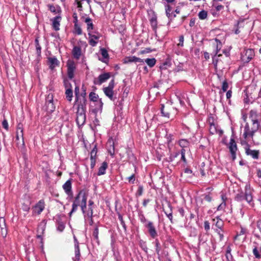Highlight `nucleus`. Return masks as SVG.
Wrapping results in <instances>:
<instances>
[{"instance_id":"f257e3e1","label":"nucleus","mask_w":261,"mask_h":261,"mask_svg":"<svg viewBox=\"0 0 261 261\" xmlns=\"http://www.w3.org/2000/svg\"><path fill=\"white\" fill-rule=\"evenodd\" d=\"M257 117L258 114L255 110L250 111L249 118L252 122V127L250 128L248 122L245 124L241 140H246L248 142L251 139L254 145L261 144V125Z\"/></svg>"},{"instance_id":"f03ea898","label":"nucleus","mask_w":261,"mask_h":261,"mask_svg":"<svg viewBox=\"0 0 261 261\" xmlns=\"http://www.w3.org/2000/svg\"><path fill=\"white\" fill-rule=\"evenodd\" d=\"M253 189L249 184H246L244 189V192L241 191L238 193L234 197V200L238 202H242L245 200L252 207L254 206L253 199Z\"/></svg>"},{"instance_id":"7ed1b4c3","label":"nucleus","mask_w":261,"mask_h":261,"mask_svg":"<svg viewBox=\"0 0 261 261\" xmlns=\"http://www.w3.org/2000/svg\"><path fill=\"white\" fill-rule=\"evenodd\" d=\"M79 206H81L82 211L87 209V196L82 190L80 191L74 198L72 205V212H76Z\"/></svg>"},{"instance_id":"20e7f679","label":"nucleus","mask_w":261,"mask_h":261,"mask_svg":"<svg viewBox=\"0 0 261 261\" xmlns=\"http://www.w3.org/2000/svg\"><path fill=\"white\" fill-rule=\"evenodd\" d=\"M254 236L257 239L253 242L252 252L255 258L260 259L261 258V237L257 233H254Z\"/></svg>"},{"instance_id":"39448f33","label":"nucleus","mask_w":261,"mask_h":261,"mask_svg":"<svg viewBox=\"0 0 261 261\" xmlns=\"http://www.w3.org/2000/svg\"><path fill=\"white\" fill-rule=\"evenodd\" d=\"M241 144L245 145V153L248 156H250L254 160H258L259 158V150H252L250 149V145L246 140H241Z\"/></svg>"},{"instance_id":"423d86ee","label":"nucleus","mask_w":261,"mask_h":261,"mask_svg":"<svg viewBox=\"0 0 261 261\" xmlns=\"http://www.w3.org/2000/svg\"><path fill=\"white\" fill-rule=\"evenodd\" d=\"M55 106L54 103V96L52 93H49L46 97L45 103L43 109L47 113H51L55 110Z\"/></svg>"},{"instance_id":"0eeeda50","label":"nucleus","mask_w":261,"mask_h":261,"mask_svg":"<svg viewBox=\"0 0 261 261\" xmlns=\"http://www.w3.org/2000/svg\"><path fill=\"white\" fill-rule=\"evenodd\" d=\"M114 88V80H112L109 83L108 87L103 88L105 94L112 101H114L117 97L114 95L113 89Z\"/></svg>"},{"instance_id":"6e6552de","label":"nucleus","mask_w":261,"mask_h":261,"mask_svg":"<svg viewBox=\"0 0 261 261\" xmlns=\"http://www.w3.org/2000/svg\"><path fill=\"white\" fill-rule=\"evenodd\" d=\"M63 189L68 196L69 199H72L73 197V193L72 190L71 179L67 180L62 186Z\"/></svg>"},{"instance_id":"1a4fd4ad","label":"nucleus","mask_w":261,"mask_h":261,"mask_svg":"<svg viewBox=\"0 0 261 261\" xmlns=\"http://www.w3.org/2000/svg\"><path fill=\"white\" fill-rule=\"evenodd\" d=\"M145 227L147 229L148 232L152 239H155L158 236V231L152 221H148L147 224H145Z\"/></svg>"},{"instance_id":"9d476101","label":"nucleus","mask_w":261,"mask_h":261,"mask_svg":"<svg viewBox=\"0 0 261 261\" xmlns=\"http://www.w3.org/2000/svg\"><path fill=\"white\" fill-rule=\"evenodd\" d=\"M228 148H229L232 159L234 160L236 159V152L238 148L233 137H231L230 139L229 143L228 144Z\"/></svg>"},{"instance_id":"9b49d317","label":"nucleus","mask_w":261,"mask_h":261,"mask_svg":"<svg viewBox=\"0 0 261 261\" xmlns=\"http://www.w3.org/2000/svg\"><path fill=\"white\" fill-rule=\"evenodd\" d=\"M82 213L84 216L85 225L89 224L92 226L94 223L93 219V212H92L91 210L87 211V209H86L84 211H82Z\"/></svg>"},{"instance_id":"f8f14e48","label":"nucleus","mask_w":261,"mask_h":261,"mask_svg":"<svg viewBox=\"0 0 261 261\" xmlns=\"http://www.w3.org/2000/svg\"><path fill=\"white\" fill-rule=\"evenodd\" d=\"M74 105L77 106V111H86L87 99L78 97L75 98Z\"/></svg>"},{"instance_id":"ddd939ff","label":"nucleus","mask_w":261,"mask_h":261,"mask_svg":"<svg viewBox=\"0 0 261 261\" xmlns=\"http://www.w3.org/2000/svg\"><path fill=\"white\" fill-rule=\"evenodd\" d=\"M111 77V73L105 72L100 74L97 79L94 80V84L95 85H100L102 83L106 82Z\"/></svg>"},{"instance_id":"4468645a","label":"nucleus","mask_w":261,"mask_h":261,"mask_svg":"<svg viewBox=\"0 0 261 261\" xmlns=\"http://www.w3.org/2000/svg\"><path fill=\"white\" fill-rule=\"evenodd\" d=\"M67 66L68 77L69 79H72L74 77V72L76 69L75 64L73 61H68Z\"/></svg>"},{"instance_id":"2eb2a0df","label":"nucleus","mask_w":261,"mask_h":261,"mask_svg":"<svg viewBox=\"0 0 261 261\" xmlns=\"http://www.w3.org/2000/svg\"><path fill=\"white\" fill-rule=\"evenodd\" d=\"M45 208V202L43 200H39L32 208L33 214L39 215Z\"/></svg>"},{"instance_id":"dca6fc26","label":"nucleus","mask_w":261,"mask_h":261,"mask_svg":"<svg viewBox=\"0 0 261 261\" xmlns=\"http://www.w3.org/2000/svg\"><path fill=\"white\" fill-rule=\"evenodd\" d=\"M56 223L57 229L60 232H62L65 227V223L62 220L61 215H57L54 217Z\"/></svg>"},{"instance_id":"f3484780","label":"nucleus","mask_w":261,"mask_h":261,"mask_svg":"<svg viewBox=\"0 0 261 261\" xmlns=\"http://www.w3.org/2000/svg\"><path fill=\"white\" fill-rule=\"evenodd\" d=\"M86 111H76V121L79 125H83L86 121Z\"/></svg>"},{"instance_id":"a211bd4d","label":"nucleus","mask_w":261,"mask_h":261,"mask_svg":"<svg viewBox=\"0 0 261 261\" xmlns=\"http://www.w3.org/2000/svg\"><path fill=\"white\" fill-rule=\"evenodd\" d=\"M209 131L211 134L214 135L216 134H218L220 136H221L223 134V131L219 128V126L215 124L213 121H210V128Z\"/></svg>"},{"instance_id":"6ab92c4d","label":"nucleus","mask_w":261,"mask_h":261,"mask_svg":"<svg viewBox=\"0 0 261 261\" xmlns=\"http://www.w3.org/2000/svg\"><path fill=\"white\" fill-rule=\"evenodd\" d=\"M254 51L252 49H248L246 50L245 55L243 56V60L245 62H249L254 57Z\"/></svg>"},{"instance_id":"aec40b11","label":"nucleus","mask_w":261,"mask_h":261,"mask_svg":"<svg viewBox=\"0 0 261 261\" xmlns=\"http://www.w3.org/2000/svg\"><path fill=\"white\" fill-rule=\"evenodd\" d=\"M47 61L49 68L51 69L59 65L60 62L56 57L47 58Z\"/></svg>"},{"instance_id":"412c9836","label":"nucleus","mask_w":261,"mask_h":261,"mask_svg":"<svg viewBox=\"0 0 261 261\" xmlns=\"http://www.w3.org/2000/svg\"><path fill=\"white\" fill-rule=\"evenodd\" d=\"M100 51L102 58H99V60L103 63H108L109 60V55L107 50L105 48H101L100 49Z\"/></svg>"},{"instance_id":"4be33fe9","label":"nucleus","mask_w":261,"mask_h":261,"mask_svg":"<svg viewBox=\"0 0 261 261\" xmlns=\"http://www.w3.org/2000/svg\"><path fill=\"white\" fill-rule=\"evenodd\" d=\"M88 35L89 36V44L93 47L95 46L97 44L98 40L99 39V37L95 35H92L91 34V32L88 33Z\"/></svg>"},{"instance_id":"5701e85b","label":"nucleus","mask_w":261,"mask_h":261,"mask_svg":"<svg viewBox=\"0 0 261 261\" xmlns=\"http://www.w3.org/2000/svg\"><path fill=\"white\" fill-rule=\"evenodd\" d=\"M107 147L108 152L113 156L115 154L114 143L113 140H109L107 144Z\"/></svg>"},{"instance_id":"b1692460","label":"nucleus","mask_w":261,"mask_h":261,"mask_svg":"<svg viewBox=\"0 0 261 261\" xmlns=\"http://www.w3.org/2000/svg\"><path fill=\"white\" fill-rule=\"evenodd\" d=\"M20 137L21 138L22 142H23V130L22 125L20 123L18 124L17 127L16 140H18Z\"/></svg>"},{"instance_id":"393cba45","label":"nucleus","mask_w":261,"mask_h":261,"mask_svg":"<svg viewBox=\"0 0 261 261\" xmlns=\"http://www.w3.org/2000/svg\"><path fill=\"white\" fill-rule=\"evenodd\" d=\"M151 27L154 32L155 33H156L158 22H157V18L155 15H153L151 17V18L149 20Z\"/></svg>"},{"instance_id":"a878e982","label":"nucleus","mask_w":261,"mask_h":261,"mask_svg":"<svg viewBox=\"0 0 261 261\" xmlns=\"http://www.w3.org/2000/svg\"><path fill=\"white\" fill-rule=\"evenodd\" d=\"M61 20L60 16H56L53 19V27L55 31L59 30L60 21Z\"/></svg>"},{"instance_id":"bb28decb","label":"nucleus","mask_w":261,"mask_h":261,"mask_svg":"<svg viewBox=\"0 0 261 261\" xmlns=\"http://www.w3.org/2000/svg\"><path fill=\"white\" fill-rule=\"evenodd\" d=\"M108 168V163L106 162H103L101 166L99 168L97 172V175L100 176L106 173V170Z\"/></svg>"},{"instance_id":"cd10ccee","label":"nucleus","mask_w":261,"mask_h":261,"mask_svg":"<svg viewBox=\"0 0 261 261\" xmlns=\"http://www.w3.org/2000/svg\"><path fill=\"white\" fill-rule=\"evenodd\" d=\"M72 55L76 59H79L81 55V48L79 46H74L72 49Z\"/></svg>"},{"instance_id":"c85d7f7f","label":"nucleus","mask_w":261,"mask_h":261,"mask_svg":"<svg viewBox=\"0 0 261 261\" xmlns=\"http://www.w3.org/2000/svg\"><path fill=\"white\" fill-rule=\"evenodd\" d=\"M85 22L87 24V31L88 33L91 32V31L93 29V24L92 19L90 17H87L85 20Z\"/></svg>"},{"instance_id":"c756f323","label":"nucleus","mask_w":261,"mask_h":261,"mask_svg":"<svg viewBox=\"0 0 261 261\" xmlns=\"http://www.w3.org/2000/svg\"><path fill=\"white\" fill-rule=\"evenodd\" d=\"M166 13L167 17L170 19L175 17V14H173L172 8L169 6L166 7Z\"/></svg>"},{"instance_id":"7c9ffc66","label":"nucleus","mask_w":261,"mask_h":261,"mask_svg":"<svg viewBox=\"0 0 261 261\" xmlns=\"http://www.w3.org/2000/svg\"><path fill=\"white\" fill-rule=\"evenodd\" d=\"M179 154V151H176L175 152L170 153L169 156L166 159V161L169 163L172 162Z\"/></svg>"},{"instance_id":"2f4dec72","label":"nucleus","mask_w":261,"mask_h":261,"mask_svg":"<svg viewBox=\"0 0 261 261\" xmlns=\"http://www.w3.org/2000/svg\"><path fill=\"white\" fill-rule=\"evenodd\" d=\"M75 256L72 257L73 261H80L81 257V253L80 247H74Z\"/></svg>"},{"instance_id":"473e14b6","label":"nucleus","mask_w":261,"mask_h":261,"mask_svg":"<svg viewBox=\"0 0 261 261\" xmlns=\"http://www.w3.org/2000/svg\"><path fill=\"white\" fill-rule=\"evenodd\" d=\"M144 62L148 65V66L149 67L152 68L156 64V60L154 58H151V59L147 58V59H146L144 60Z\"/></svg>"},{"instance_id":"72a5a7b5","label":"nucleus","mask_w":261,"mask_h":261,"mask_svg":"<svg viewBox=\"0 0 261 261\" xmlns=\"http://www.w3.org/2000/svg\"><path fill=\"white\" fill-rule=\"evenodd\" d=\"M65 95L67 100L70 102L72 100L73 97L72 89H71L70 88L66 89Z\"/></svg>"},{"instance_id":"f704fd0d","label":"nucleus","mask_w":261,"mask_h":261,"mask_svg":"<svg viewBox=\"0 0 261 261\" xmlns=\"http://www.w3.org/2000/svg\"><path fill=\"white\" fill-rule=\"evenodd\" d=\"M35 43L36 46V54L38 56H40L41 53V47L39 42L38 37L36 38L35 40Z\"/></svg>"},{"instance_id":"c9c22d12","label":"nucleus","mask_w":261,"mask_h":261,"mask_svg":"<svg viewBox=\"0 0 261 261\" xmlns=\"http://www.w3.org/2000/svg\"><path fill=\"white\" fill-rule=\"evenodd\" d=\"M139 245L141 248V249L146 253H147L148 252V248L147 246L146 242V241L140 239L139 241Z\"/></svg>"},{"instance_id":"e433bc0d","label":"nucleus","mask_w":261,"mask_h":261,"mask_svg":"<svg viewBox=\"0 0 261 261\" xmlns=\"http://www.w3.org/2000/svg\"><path fill=\"white\" fill-rule=\"evenodd\" d=\"M178 144L181 148H186L189 146L190 142L187 139H182L178 141Z\"/></svg>"},{"instance_id":"4c0bfd02","label":"nucleus","mask_w":261,"mask_h":261,"mask_svg":"<svg viewBox=\"0 0 261 261\" xmlns=\"http://www.w3.org/2000/svg\"><path fill=\"white\" fill-rule=\"evenodd\" d=\"M89 99L90 101L93 102H96L99 100L100 98H99L98 95L94 92H91L90 93L89 95Z\"/></svg>"},{"instance_id":"58836bf2","label":"nucleus","mask_w":261,"mask_h":261,"mask_svg":"<svg viewBox=\"0 0 261 261\" xmlns=\"http://www.w3.org/2000/svg\"><path fill=\"white\" fill-rule=\"evenodd\" d=\"M215 40L217 42L215 56L218 55V56H220L221 55H219L218 53L221 48L222 44H221V41L217 38H215Z\"/></svg>"},{"instance_id":"ea45409f","label":"nucleus","mask_w":261,"mask_h":261,"mask_svg":"<svg viewBox=\"0 0 261 261\" xmlns=\"http://www.w3.org/2000/svg\"><path fill=\"white\" fill-rule=\"evenodd\" d=\"M103 105V104L101 99H99L98 101L95 102V110L97 112L99 111L100 112H101L102 110Z\"/></svg>"},{"instance_id":"a19ab883","label":"nucleus","mask_w":261,"mask_h":261,"mask_svg":"<svg viewBox=\"0 0 261 261\" xmlns=\"http://www.w3.org/2000/svg\"><path fill=\"white\" fill-rule=\"evenodd\" d=\"M50 114V113H46V115L42 118L41 121L44 124H47L50 121L51 116Z\"/></svg>"},{"instance_id":"79ce46f5","label":"nucleus","mask_w":261,"mask_h":261,"mask_svg":"<svg viewBox=\"0 0 261 261\" xmlns=\"http://www.w3.org/2000/svg\"><path fill=\"white\" fill-rule=\"evenodd\" d=\"M154 239H155V241L153 242V243L155 244V251H156V253L159 255H160V252L161 250V246H160V242H159V240H158V239H157L156 238Z\"/></svg>"},{"instance_id":"37998d69","label":"nucleus","mask_w":261,"mask_h":261,"mask_svg":"<svg viewBox=\"0 0 261 261\" xmlns=\"http://www.w3.org/2000/svg\"><path fill=\"white\" fill-rule=\"evenodd\" d=\"M240 228V231L238 232L237 235L234 237L235 240H236L239 236L246 234L248 232L247 229L246 228L241 226Z\"/></svg>"},{"instance_id":"c03bdc74","label":"nucleus","mask_w":261,"mask_h":261,"mask_svg":"<svg viewBox=\"0 0 261 261\" xmlns=\"http://www.w3.org/2000/svg\"><path fill=\"white\" fill-rule=\"evenodd\" d=\"M45 229V224L41 222L39 224L37 228L38 233L43 234Z\"/></svg>"},{"instance_id":"a18cd8bd","label":"nucleus","mask_w":261,"mask_h":261,"mask_svg":"<svg viewBox=\"0 0 261 261\" xmlns=\"http://www.w3.org/2000/svg\"><path fill=\"white\" fill-rule=\"evenodd\" d=\"M117 213L118 215V219H119V221H120V223H121V225L122 226L124 231H126L127 227L124 221L123 220V217H122V215L119 212H117Z\"/></svg>"},{"instance_id":"49530a36","label":"nucleus","mask_w":261,"mask_h":261,"mask_svg":"<svg viewBox=\"0 0 261 261\" xmlns=\"http://www.w3.org/2000/svg\"><path fill=\"white\" fill-rule=\"evenodd\" d=\"M74 33L80 35L82 34V30L78 24H74Z\"/></svg>"},{"instance_id":"de8ad7c7","label":"nucleus","mask_w":261,"mask_h":261,"mask_svg":"<svg viewBox=\"0 0 261 261\" xmlns=\"http://www.w3.org/2000/svg\"><path fill=\"white\" fill-rule=\"evenodd\" d=\"M138 217H139V219L140 220L141 222L143 223L144 225H145V224H147V223L148 222V221H149L147 220L145 216L142 212H140L139 213Z\"/></svg>"},{"instance_id":"09e8293b","label":"nucleus","mask_w":261,"mask_h":261,"mask_svg":"<svg viewBox=\"0 0 261 261\" xmlns=\"http://www.w3.org/2000/svg\"><path fill=\"white\" fill-rule=\"evenodd\" d=\"M165 106L164 104L161 105V112L162 113V115L164 117L169 118L170 113L168 112H166L164 111Z\"/></svg>"},{"instance_id":"8fccbe9b","label":"nucleus","mask_w":261,"mask_h":261,"mask_svg":"<svg viewBox=\"0 0 261 261\" xmlns=\"http://www.w3.org/2000/svg\"><path fill=\"white\" fill-rule=\"evenodd\" d=\"M97 152V149L96 145H95L93 148L92 149L90 152V159H96V154Z\"/></svg>"},{"instance_id":"3c124183","label":"nucleus","mask_w":261,"mask_h":261,"mask_svg":"<svg viewBox=\"0 0 261 261\" xmlns=\"http://www.w3.org/2000/svg\"><path fill=\"white\" fill-rule=\"evenodd\" d=\"M207 13L206 11L204 10H202L200 11L198 13V17L199 19L203 20L205 19L207 17Z\"/></svg>"},{"instance_id":"603ef678","label":"nucleus","mask_w":261,"mask_h":261,"mask_svg":"<svg viewBox=\"0 0 261 261\" xmlns=\"http://www.w3.org/2000/svg\"><path fill=\"white\" fill-rule=\"evenodd\" d=\"M98 227L97 226H96L93 230L92 235L94 239L96 240L97 242L98 241Z\"/></svg>"},{"instance_id":"864d4df0","label":"nucleus","mask_w":261,"mask_h":261,"mask_svg":"<svg viewBox=\"0 0 261 261\" xmlns=\"http://www.w3.org/2000/svg\"><path fill=\"white\" fill-rule=\"evenodd\" d=\"M199 244H204L207 241L206 236L205 235L200 234L198 237Z\"/></svg>"},{"instance_id":"5fc2aeb1","label":"nucleus","mask_w":261,"mask_h":261,"mask_svg":"<svg viewBox=\"0 0 261 261\" xmlns=\"http://www.w3.org/2000/svg\"><path fill=\"white\" fill-rule=\"evenodd\" d=\"M216 226L217 227V229L222 230V228L223 226V221L220 219H218L217 222L216 223Z\"/></svg>"},{"instance_id":"6e6d98bb","label":"nucleus","mask_w":261,"mask_h":261,"mask_svg":"<svg viewBox=\"0 0 261 261\" xmlns=\"http://www.w3.org/2000/svg\"><path fill=\"white\" fill-rule=\"evenodd\" d=\"M136 56H131L127 57L124 60V63H129L132 62H135L136 63Z\"/></svg>"},{"instance_id":"4d7b16f0","label":"nucleus","mask_w":261,"mask_h":261,"mask_svg":"<svg viewBox=\"0 0 261 261\" xmlns=\"http://www.w3.org/2000/svg\"><path fill=\"white\" fill-rule=\"evenodd\" d=\"M143 192V186L142 185H139L138 186V190L136 192L137 196H140L142 195Z\"/></svg>"},{"instance_id":"13d9d810","label":"nucleus","mask_w":261,"mask_h":261,"mask_svg":"<svg viewBox=\"0 0 261 261\" xmlns=\"http://www.w3.org/2000/svg\"><path fill=\"white\" fill-rule=\"evenodd\" d=\"M228 88V84L226 80H225L222 83V90L223 92L227 91Z\"/></svg>"},{"instance_id":"bf43d9fd","label":"nucleus","mask_w":261,"mask_h":261,"mask_svg":"<svg viewBox=\"0 0 261 261\" xmlns=\"http://www.w3.org/2000/svg\"><path fill=\"white\" fill-rule=\"evenodd\" d=\"M164 213L167 218L169 219L171 223H173V216H172V212H169V213H167L165 211H164Z\"/></svg>"},{"instance_id":"052dcab7","label":"nucleus","mask_w":261,"mask_h":261,"mask_svg":"<svg viewBox=\"0 0 261 261\" xmlns=\"http://www.w3.org/2000/svg\"><path fill=\"white\" fill-rule=\"evenodd\" d=\"M129 183L130 184H134L135 181V175L133 174L131 176L127 178Z\"/></svg>"},{"instance_id":"680f3d73","label":"nucleus","mask_w":261,"mask_h":261,"mask_svg":"<svg viewBox=\"0 0 261 261\" xmlns=\"http://www.w3.org/2000/svg\"><path fill=\"white\" fill-rule=\"evenodd\" d=\"M166 138L167 140V142L169 144L172 142L173 140V135L172 134H166Z\"/></svg>"},{"instance_id":"e2e57ef3","label":"nucleus","mask_w":261,"mask_h":261,"mask_svg":"<svg viewBox=\"0 0 261 261\" xmlns=\"http://www.w3.org/2000/svg\"><path fill=\"white\" fill-rule=\"evenodd\" d=\"M184 37L183 35H181L179 37V43L177 45L178 46L182 47L184 46Z\"/></svg>"},{"instance_id":"0e129e2a","label":"nucleus","mask_w":261,"mask_h":261,"mask_svg":"<svg viewBox=\"0 0 261 261\" xmlns=\"http://www.w3.org/2000/svg\"><path fill=\"white\" fill-rule=\"evenodd\" d=\"M226 206V202H222L217 207L218 211H223Z\"/></svg>"},{"instance_id":"69168bd1","label":"nucleus","mask_w":261,"mask_h":261,"mask_svg":"<svg viewBox=\"0 0 261 261\" xmlns=\"http://www.w3.org/2000/svg\"><path fill=\"white\" fill-rule=\"evenodd\" d=\"M2 124V126H3V128H4L7 130H8V129H9V125H8V121H7V120L6 119H4L3 121Z\"/></svg>"},{"instance_id":"338daca9","label":"nucleus","mask_w":261,"mask_h":261,"mask_svg":"<svg viewBox=\"0 0 261 261\" xmlns=\"http://www.w3.org/2000/svg\"><path fill=\"white\" fill-rule=\"evenodd\" d=\"M49 10L53 13L56 14L57 13L56 7L53 5H48Z\"/></svg>"},{"instance_id":"774afa93","label":"nucleus","mask_w":261,"mask_h":261,"mask_svg":"<svg viewBox=\"0 0 261 261\" xmlns=\"http://www.w3.org/2000/svg\"><path fill=\"white\" fill-rule=\"evenodd\" d=\"M256 227H257V228L258 229L260 233V236H261V220H258L256 222Z\"/></svg>"}]
</instances>
